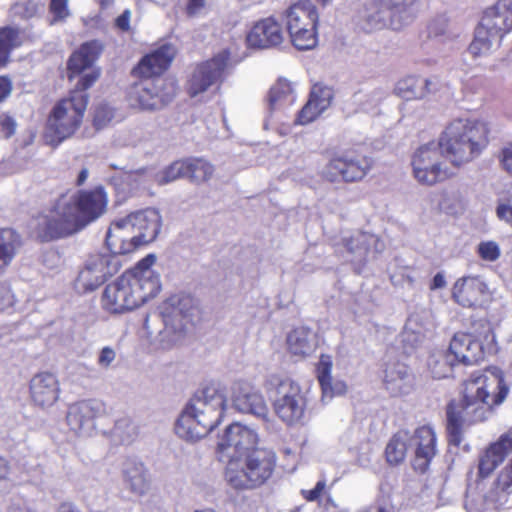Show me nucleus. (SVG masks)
<instances>
[{"mask_svg":"<svg viewBox=\"0 0 512 512\" xmlns=\"http://www.w3.org/2000/svg\"><path fill=\"white\" fill-rule=\"evenodd\" d=\"M107 203L102 187L61 195L47 213L32 220L31 229L43 241L72 235L98 219Z\"/></svg>","mask_w":512,"mask_h":512,"instance_id":"nucleus-1","label":"nucleus"},{"mask_svg":"<svg viewBox=\"0 0 512 512\" xmlns=\"http://www.w3.org/2000/svg\"><path fill=\"white\" fill-rule=\"evenodd\" d=\"M509 388L502 371L496 367L483 373L472 375L465 383L461 409L455 411L452 405L447 408V433L449 443L460 445L465 425L487 420L494 408L506 399Z\"/></svg>","mask_w":512,"mask_h":512,"instance_id":"nucleus-2","label":"nucleus"},{"mask_svg":"<svg viewBox=\"0 0 512 512\" xmlns=\"http://www.w3.org/2000/svg\"><path fill=\"white\" fill-rule=\"evenodd\" d=\"M156 261L149 254L131 270L109 283L102 294L101 304L110 313H123L139 307L155 297L160 290L158 275L152 270Z\"/></svg>","mask_w":512,"mask_h":512,"instance_id":"nucleus-3","label":"nucleus"},{"mask_svg":"<svg viewBox=\"0 0 512 512\" xmlns=\"http://www.w3.org/2000/svg\"><path fill=\"white\" fill-rule=\"evenodd\" d=\"M226 411L224 390L214 384L205 386L187 403L176 422L175 431L185 440H199L218 426Z\"/></svg>","mask_w":512,"mask_h":512,"instance_id":"nucleus-4","label":"nucleus"},{"mask_svg":"<svg viewBox=\"0 0 512 512\" xmlns=\"http://www.w3.org/2000/svg\"><path fill=\"white\" fill-rule=\"evenodd\" d=\"M162 217L158 210L147 208L115 220L106 234V245L114 254H127L154 241L160 232Z\"/></svg>","mask_w":512,"mask_h":512,"instance_id":"nucleus-5","label":"nucleus"},{"mask_svg":"<svg viewBox=\"0 0 512 512\" xmlns=\"http://www.w3.org/2000/svg\"><path fill=\"white\" fill-rule=\"evenodd\" d=\"M97 79L96 72L86 74L67 97L54 105L47 120L46 139L49 144L57 146L80 128L88 104V94L85 91Z\"/></svg>","mask_w":512,"mask_h":512,"instance_id":"nucleus-6","label":"nucleus"},{"mask_svg":"<svg viewBox=\"0 0 512 512\" xmlns=\"http://www.w3.org/2000/svg\"><path fill=\"white\" fill-rule=\"evenodd\" d=\"M489 129L485 122L470 119L453 120L439 138L445 157L455 166L478 157L488 144Z\"/></svg>","mask_w":512,"mask_h":512,"instance_id":"nucleus-7","label":"nucleus"},{"mask_svg":"<svg viewBox=\"0 0 512 512\" xmlns=\"http://www.w3.org/2000/svg\"><path fill=\"white\" fill-rule=\"evenodd\" d=\"M275 464L276 456L272 450L256 449L244 457L228 460L225 479L234 489H254L270 478Z\"/></svg>","mask_w":512,"mask_h":512,"instance_id":"nucleus-8","label":"nucleus"},{"mask_svg":"<svg viewBox=\"0 0 512 512\" xmlns=\"http://www.w3.org/2000/svg\"><path fill=\"white\" fill-rule=\"evenodd\" d=\"M417 0H372L359 13V25L367 32L391 28L401 30L416 16Z\"/></svg>","mask_w":512,"mask_h":512,"instance_id":"nucleus-9","label":"nucleus"},{"mask_svg":"<svg viewBox=\"0 0 512 512\" xmlns=\"http://www.w3.org/2000/svg\"><path fill=\"white\" fill-rule=\"evenodd\" d=\"M266 389L274 393V411L283 422L293 425L303 419L306 400L296 382L288 377L271 374L266 380Z\"/></svg>","mask_w":512,"mask_h":512,"instance_id":"nucleus-10","label":"nucleus"},{"mask_svg":"<svg viewBox=\"0 0 512 512\" xmlns=\"http://www.w3.org/2000/svg\"><path fill=\"white\" fill-rule=\"evenodd\" d=\"M285 18L287 31L295 48L310 50L317 45L319 15L311 1L294 3L287 9Z\"/></svg>","mask_w":512,"mask_h":512,"instance_id":"nucleus-11","label":"nucleus"},{"mask_svg":"<svg viewBox=\"0 0 512 512\" xmlns=\"http://www.w3.org/2000/svg\"><path fill=\"white\" fill-rule=\"evenodd\" d=\"M197 313L195 300L190 295L170 297L162 309L164 329L161 337L167 344H176L184 336Z\"/></svg>","mask_w":512,"mask_h":512,"instance_id":"nucleus-12","label":"nucleus"},{"mask_svg":"<svg viewBox=\"0 0 512 512\" xmlns=\"http://www.w3.org/2000/svg\"><path fill=\"white\" fill-rule=\"evenodd\" d=\"M176 92V82L172 78H146L131 88L129 100L140 110H160L172 101Z\"/></svg>","mask_w":512,"mask_h":512,"instance_id":"nucleus-13","label":"nucleus"},{"mask_svg":"<svg viewBox=\"0 0 512 512\" xmlns=\"http://www.w3.org/2000/svg\"><path fill=\"white\" fill-rule=\"evenodd\" d=\"M442 152L439 141L420 146L413 154L412 169L414 178L423 185H434L447 177L443 167Z\"/></svg>","mask_w":512,"mask_h":512,"instance_id":"nucleus-14","label":"nucleus"},{"mask_svg":"<svg viewBox=\"0 0 512 512\" xmlns=\"http://www.w3.org/2000/svg\"><path fill=\"white\" fill-rule=\"evenodd\" d=\"M371 167L372 160L369 157L347 153L332 158L322 168L321 174L330 182H354L363 179Z\"/></svg>","mask_w":512,"mask_h":512,"instance_id":"nucleus-15","label":"nucleus"},{"mask_svg":"<svg viewBox=\"0 0 512 512\" xmlns=\"http://www.w3.org/2000/svg\"><path fill=\"white\" fill-rule=\"evenodd\" d=\"M342 244L345 248V259L351 262L357 272L376 254L384 250V243L376 235L354 231L342 238Z\"/></svg>","mask_w":512,"mask_h":512,"instance_id":"nucleus-16","label":"nucleus"},{"mask_svg":"<svg viewBox=\"0 0 512 512\" xmlns=\"http://www.w3.org/2000/svg\"><path fill=\"white\" fill-rule=\"evenodd\" d=\"M106 412L105 404L97 399H87L68 406L66 423L78 436H91L96 430V419Z\"/></svg>","mask_w":512,"mask_h":512,"instance_id":"nucleus-17","label":"nucleus"},{"mask_svg":"<svg viewBox=\"0 0 512 512\" xmlns=\"http://www.w3.org/2000/svg\"><path fill=\"white\" fill-rule=\"evenodd\" d=\"M229 53L222 51L212 59L198 65L188 81L187 90L191 97H198L211 87H218L227 68Z\"/></svg>","mask_w":512,"mask_h":512,"instance_id":"nucleus-18","label":"nucleus"},{"mask_svg":"<svg viewBox=\"0 0 512 512\" xmlns=\"http://www.w3.org/2000/svg\"><path fill=\"white\" fill-rule=\"evenodd\" d=\"M257 433L244 425L234 423L229 425L218 441V452L221 458L228 460L234 457H244L253 450L259 449Z\"/></svg>","mask_w":512,"mask_h":512,"instance_id":"nucleus-19","label":"nucleus"},{"mask_svg":"<svg viewBox=\"0 0 512 512\" xmlns=\"http://www.w3.org/2000/svg\"><path fill=\"white\" fill-rule=\"evenodd\" d=\"M491 292L480 276L468 275L458 278L452 287V298L464 308L481 307L488 301Z\"/></svg>","mask_w":512,"mask_h":512,"instance_id":"nucleus-20","label":"nucleus"},{"mask_svg":"<svg viewBox=\"0 0 512 512\" xmlns=\"http://www.w3.org/2000/svg\"><path fill=\"white\" fill-rule=\"evenodd\" d=\"M434 329L432 315L428 310L415 311L408 317L400 335L406 352L420 345Z\"/></svg>","mask_w":512,"mask_h":512,"instance_id":"nucleus-21","label":"nucleus"},{"mask_svg":"<svg viewBox=\"0 0 512 512\" xmlns=\"http://www.w3.org/2000/svg\"><path fill=\"white\" fill-rule=\"evenodd\" d=\"M436 441V434L430 426H421L410 434L409 445L415 453L412 465L416 471H426L436 455Z\"/></svg>","mask_w":512,"mask_h":512,"instance_id":"nucleus-22","label":"nucleus"},{"mask_svg":"<svg viewBox=\"0 0 512 512\" xmlns=\"http://www.w3.org/2000/svg\"><path fill=\"white\" fill-rule=\"evenodd\" d=\"M30 397L33 403L42 408L52 407L59 399L60 384L57 377L49 372L34 375L29 385Z\"/></svg>","mask_w":512,"mask_h":512,"instance_id":"nucleus-23","label":"nucleus"},{"mask_svg":"<svg viewBox=\"0 0 512 512\" xmlns=\"http://www.w3.org/2000/svg\"><path fill=\"white\" fill-rule=\"evenodd\" d=\"M480 24L494 38H502L512 31V0H498L485 10Z\"/></svg>","mask_w":512,"mask_h":512,"instance_id":"nucleus-24","label":"nucleus"},{"mask_svg":"<svg viewBox=\"0 0 512 512\" xmlns=\"http://www.w3.org/2000/svg\"><path fill=\"white\" fill-rule=\"evenodd\" d=\"M249 47L267 49L280 45L284 40L281 25L272 17L264 18L254 24L247 34Z\"/></svg>","mask_w":512,"mask_h":512,"instance_id":"nucleus-25","label":"nucleus"},{"mask_svg":"<svg viewBox=\"0 0 512 512\" xmlns=\"http://www.w3.org/2000/svg\"><path fill=\"white\" fill-rule=\"evenodd\" d=\"M233 405L242 413H249L266 420L269 410L263 395L247 384L238 383L233 388Z\"/></svg>","mask_w":512,"mask_h":512,"instance_id":"nucleus-26","label":"nucleus"},{"mask_svg":"<svg viewBox=\"0 0 512 512\" xmlns=\"http://www.w3.org/2000/svg\"><path fill=\"white\" fill-rule=\"evenodd\" d=\"M512 451V428L502 434L499 439L491 443L479 459V474L489 476Z\"/></svg>","mask_w":512,"mask_h":512,"instance_id":"nucleus-27","label":"nucleus"},{"mask_svg":"<svg viewBox=\"0 0 512 512\" xmlns=\"http://www.w3.org/2000/svg\"><path fill=\"white\" fill-rule=\"evenodd\" d=\"M101 45L97 41H90L81 45V47L75 51L68 61V77L71 80L74 76L82 74L79 81L91 72L98 73V69L93 67V63L101 52Z\"/></svg>","mask_w":512,"mask_h":512,"instance_id":"nucleus-28","label":"nucleus"},{"mask_svg":"<svg viewBox=\"0 0 512 512\" xmlns=\"http://www.w3.org/2000/svg\"><path fill=\"white\" fill-rule=\"evenodd\" d=\"M449 354L457 363L471 365L483 356L481 343L467 333H456L449 345Z\"/></svg>","mask_w":512,"mask_h":512,"instance_id":"nucleus-29","label":"nucleus"},{"mask_svg":"<svg viewBox=\"0 0 512 512\" xmlns=\"http://www.w3.org/2000/svg\"><path fill=\"white\" fill-rule=\"evenodd\" d=\"M286 343L292 356L303 359L316 351L319 339L315 331L306 326H300L288 333Z\"/></svg>","mask_w":512,"mask_h":512,"instance_id":"nucleus-30","label":"nucleus"},{"mask_svg":"<svg viewBox=\"0 0 512 512\" xmlns=\"http://www.w3.org/2000/svg\"><path fill=\"white\" fill-rule=\"evenodd\" d=\"M176 55V49L171 44H164L146 55L138 65L139 73L149 78L165 71Z\"/></svg>","mask_w":512,"mask_h":512,"instance_id":"nucleus-31","label":"nucleus"},{"mask_svg":"<svg viewBox=\"0 0 512 512\" xmlns=\"http://www.w3.org/2000/svg\"><path fill=\"white\" fill-rule=\"evenodd\" d=\"M333 362L332 357L322 354L316 366L317 379L322 390V401L328 402L334 396L342 395L346 392L347 386L341 380H334L331 376Z\"/></svg>","mask_w":512,"mask_h":512,"instance_id":"nucleus-32","label":"nucleus"},{"mask_svg":"<svg viewBox=\"0 0 512 512\" xmlns=\"http://www.w3.org/2000/svg\"><path fill=\"white\" fill-rule=\"evenodd\" d=\"M384 384L391 395L400 396L411 391L413 378L404 363H387L384 371Z\"/></svg>","mask_w":512,"mask_h":512,"instance_id":"nucleus-33","label":"nucleus"},{"mask_svg":"<svg viewBox=\"0 0 512 512\" xmlns=\"http://www.w3.org/2000/svg\"><path fill=\"white\" fill-rule=\"evenodd\" d=\"M439 87L440 81L437 77L408 76L397 83L395 90L402 98L421 99L427 94L437 91Z\"/></svg>","mask_w":512,"mask_h":512,"instance_id":"nucleus-34","label":"nucleus"},{"mask_svg":"<svg viewBox=\"0 0 512 512\" xmlns=\"http://www.w3.org/2000/svg\"><path fill=\"white\" fill-rule=\"evenodd\" d=\"M332 92L329 88L314 86L306 105L298 114L299 124H308L315 120L331 103Z\"/></svg>","mask_w":512,"mask_h":512,"instance_id":"nucleus-35","label":"nucleus"},{"mask_svg":"<svg viewBox=\"0 0 512 512\" xmlns=\"http://www.w3.org/2000/svg\"><path fill=\"white\" fill-rule=\"evenodd\" d=\"M512 493V459L499 473L493 487L485 495V502L492 508L498 509L508 501Z\"/></svg>","mask_w":512,"mask_h":512,"instance_id":"nucleus-36","label":"nucleus"},{"mask_svg":"<svg viewBox=\"0 0 512 512\" xmlns=\"http://www.w3.org/2000/svg\"><path fill=\"white\" fill-rule=\"evenodd\" d=\"M296 98V84L286 78H279L269 91V109L271 111L286 109L295 103Z\"/></svg>","mask_w":512,"mask_h":512,"instance_id":"nucleus-37","label":"nucleus"},{"mask_svg":"<svg viewBox=\"0 0 512 512\" xmlns=\"http://www.w3.org/2000/svg\"><path fill=\"white\" fill-rule=\"evenodd\" d=\"M123 476L129 489L137 494L144 495L149 489L147 471L144 465L135 460H127L123 466Z\"/></svg>","mask_w":512,"mask_h":512,"instance_id":"nucleus-38","label":"nucleus"},{"mask_svg":"<svg viewBox=\"0 0 512 512\" xmlns=\"http://www.w3.org/2000/svg\"><path fill=\"white\" fill-rule=\"evenodd\" d=\"M21 244V237L15 230L0 229V273L12 262Z\"/></svg>","mask_w":512,"mask_h":512,"instance_id":"nucleus-39","label":"nucleus"},{"mask_svg":"<svg viewBox=\"0 0 512 512\" xmlns=\"http://www.w3.org/2000/svg\"><path fill=\"white\" fill-rule=\"evenodd\" d=\"M116 254L111 252V255L95 254L92 255L86 262V266L93 270L96 278L100 279L102 283L108 276L113 275L118 271L119 262L117 261Z\"/></svg>","mask_w":512,"mask_h":512,"instance_id":"nucleus-40","label":"nucleus"},{"mask_svg":"<svg viewBox=\"0 0 512 512\" xmlns=\"http://www.w3.org/2000/svg\"><path fill=\"white\" fill-rule=\"evenodd\" d=\"M116 254L111 252V255L95 254L92 255L86 262V266L93 270L96 278L100 279L102 283L108 276L113 275L118 271L119 262L117 261Z\"/></svg>","mask_w":512,"mask_h":512,"instance_id":"nucleus-41","label":"nucleus"},{"mask_svg":"<svg viewBox=\"0 0 512 512\" xmlns=\"http://www.w3.org/2000/svg\"><path fill=\"white\" fill-rule=\"evenodd\" d=\"M439 206L441 210L447 214H462L467 206V197L465 191L459 187L454 186L445 189Z\"/></svg>","mask_w":512,"mask_h":512,"instance_id":"nucleus-42","label":"nucleus"},{"mask_svg":"<svg viewBox=\"0 0 512 512\" xmlns=\"http://www.w3.org/2000/svg\"><path fill=\"white\" fill-rule=\"evenodd\" d=\"M410 441V433L406 430L398 431L393 435L386 446V459L390 464H399L407 454Z\"/></svg>","mask_w":512,"mask_h":512,"instance_id":"nucleus-43","label":"nucleus"},{"mask_svg":"<svg viewBox=\"0 0 512 512\" xmlns=\"http://www.w3.org/2000/svg\"><path fill=\"white\" fill-rule=\"evenodd\" d=\"M428 368L434 378L441 379L450 376L452 368L457 362L445 351H435L428 358Z\"/></svg>","mask_w":512,"mask_h":512,"instance_id":"nucleus-44","label":"nucleus"},{"mask_svg":"<svg viewBox=\"0 0 512 512\" xmlns=\"http://www.w3.org/2000/svg\"><path fill=\"white\" fill-rule=\"evenodd\" d=\"M501 38H494L480 23L475 30V37L469 46L470 53L475 56L487 55L494 45H498Z\"/></svg>","mask_w":512,"mask_h":512,"instance_id":"nucleus-45","label":"nucleus"},{"mask_svg":"<svg viewBox=\"0 0 512 512\" xmlns=\"http://www.w3.org/2000/svg\"><path fill=\"white\" fill-rule=\"evenodd\" d=\"M386 97V92L382 88H375L370 91H360L354 94V104L358 109L365 113H376L381 101Z\"/></svg>","mask_w":512,"mask_h":512,"instance_id":"nucleus-46","label":"nucleus"},{"mask_svg":"<svg viewBox=\"0 0 512 512\" xmlns=\"http://www.w3.org/2000/svg\"><path fill=\"white\" fill-rule=\"evenodd\" d=\"M187 178L195 182L209 180L214 173V166L202 158L186 159Z\"/></svg>","mask_w":512,"mask_h":512,"instance_id":"nucleus-47","label":"nucleus"},{"mask_svg":"<svg viewBox=\"0 0 512 512\" xmlns=\"http://www.w3.org/2000/svg\"><path fill=\"white\" fill-rule=\"evenodd\" d=\"M20 44L18 30L10 27L0 29V66L7 63L11 50Z\"/></svg>","mask_w":512,"mask_h":512,"instance_id":"nucleus-48","label":"nucleus"},{"mask_svg":"<svg viewBox=\"0 0 512 512\" xmlns=\"http://www.w3.org/2000/svg\"><path fill=\"white\" fill-rule=\"evenodd\" d=\"M138 433V426L128 417L118 419L112 430L113 436L122 443L132 442Z\"/></svg>","mask_w":512,"mask_h":512,"instance_id":"nucleus-49","label":"nucleus"},{"mask_svg":"<svg viewBox=\"0 0 512 512\" xmlns=\"http://www.w3.org/2000/svg\"><path fill=\"white\" fill-rule=\"evenodd\" d=\"M182 177H187L186 160L173 162L169 167L157 174L156 181L160 185H165Z\"/></svg>","mask_w":512,"mask_h":512,"instance_id":"nucleus-50","label":"nucleus"},{"mask_svg":"<svg viewBox=\"0 0 512 512\" xmlns=\"http://www.w3.org/2000/svg\"><path fill=\"white\" fill-rule=\"evenodd\" d=\"M102 284V281L96 278L93 270L89 269L86 265L80 271L76 279V289L80 292H88L95 290Z\"/></svg>","mask_w":512,"mask_h":512,"instance_id":"nucleus-51","label":"nucleus"},{"mask_svg":"<svg viewBox=\"0 0 512 512\" xmlns=\"http://www.w3.org/2000/svg\"><path fill=\"white\" fill-rule=\"evenodd\" d=\"M478 256L486 262H495L501 256V249L495 241H481L476 248Z\"/></svg>","mask_w":512,"mask_h":512,"instance_id":"nucleus-52","label":"nucleus"},{"mask_svg":"<svg viewBox=\"0 0 512 512\" xmlns=\"http://www.w3.org/2000/svg\"><path fill=\"white\" fill-rule=\"evenodd\" d=\"M448 21L444 17L434 19L428 26V35L431 38L453 39L454 35L449 32Z\"/></svg>","mask_w":512,"mask_h":512,"instance_id":"nucleus-53","label":"nucleus"},{"mask_svg":"<svg viewBox=\"0 0 512 512\" xmlns=\"http://www.w3.org/2000/svg\"><path fill=\"white\" fill-rule=\"evenodd\" d=\"M16 303L15 295L6 282L0 283V311H10Z\"/></svg>","mask_w":512,"mask_h":512,"instance_id":"nucleus-54","label":"nucleus"},{"mask_svg":"<svg viewBox=\"0 0 512 512\" xmlns=\"http://www.w3.org/2000/svg\"><path fill=\"white\" fill-rule=\"evenodd\" d=\"M114 110L107 104H101L96 108L94 125L99 129L106 126L114 118Z\"/></svg>","mask_w":512,"mask_h":512,"instance_id":"nucleus-55","label":"nucleus"},{"mask_svg":"<svg viewBox=\"0 0 512 512\" xmlns=\"http://www.w3.org/2000/svg\"><path fill=\"white\" fill-rule=\"evenodd\" d=\"M116 352L109 346L103 347L98 355L97 364L102 369H108L111 364L115 361Z\"/></svg>","mask_w":512,"mask_h":512,"instance_id":"nucleus-56","label":"nucleus"},{"mask_svg":"<svg viewBox=\"0 0 512 512\" xmlns=\"http://www.w3.org/2000/svg\"><path fill=\"white\" fill-rule=\"evenodd\" d=\"M67 2L68 0H51L50 10L54 15V21L62 20L68 16Z\"/></svg>","mask_w":512,"mask_h":512,"instance_id":"nucleus-57","label":"nucleus"},{"mask_svg":"<svg viewBox=\"0 0 512 512\" xmlns=\"http://www.w3.org/2000/svg\"><path fill=\"white\" fill-rule=\"evenodd\" d=\"M209 0H188L186 13L189 17H197L204 13Z\"/></svg>","mask_w":512,"mask_h":512,"instance_id":"nucleus-58","label":"nucleus"},{"mask_svg":"<svg viewBox=\"0 0 512 512\" xmlns=\"http://www.w3.org/2000/svg\"><path fill=\"white\" fill-rule=\"evenodd\" d=\"M326 487V482L324 480H320L317 482L315 487L311 490H302V495L307 501H316L319 499L320 495L323 493Z\"/></svg>","mask_w":512,"mask_h":512,"instance_id":"nucleus-59","label":"nucleus"},{"mask_svg":"<svg viewBox=\"0 0 512 512\" xmlns=\"http://www.w3.org/2000/svg\"><path fill=\"white\" fill-rule=\"evenodd\" d=\"M0 127L6 138L10 137L15 132V122L8 115H0Z\"/></svg>","mask_w":512,"mask_h":512,"instance_id":"nucleus-60","label":"nucleus"},{"mask_svg":"<svg viewBox=\"0 0 512 512\" xmlns=\"http://www.w3.org/2000/svg\"><path fill=\"white\" fill-rule=\"evenodd\" d=\"M501 163L504 170L512 175V144L503 148L501 154Z\"/></svg>","mask_w":512,"mask_h":512,"instance_id":"nucleus-61","label":"nucleus"},{"mask_svg":"<svg viewBox=\"0 0 512 512\" xmlns=\"http://www.w3.org/2000/svg\"><path fill=\"white\" fill-rule=\"evenodd\" d=\"M131 11L125 10L115 20L116 27L122 31H128L130 28Z\"/></svg>","mask_w":512,"mask_h":512,"instance_id":"nucleus-62","label":"nucleus"},{"mask_svg":"<svg viewBox=\"0 0 512 512\" xmlns=\"http://www.w3.org/2000/svg\"><path fill=\"white\" fill-rule=\"evenodd\" d=\"M12 91V82L8 77L0 76V102L5 100Z\"/></svg>","mask_w":512,"mask_h":512,"instance_id":"nucleus-63","label":"nucleus"},{"mask_svg":"<svg viewBox=\"0 0 512 512\" xmlns=\"http://www.w3.org/2000/svg\"><path fill=\"white\" fill-rule=\"evenodd\" d=\"M363 451L357 456V463L362 467H367L371 463L372 449L369 445L362 448Z\"/></svg>","mask_w":512,"mask_h":512,"instance_id":"nucleus-64","label":"nucleus"}]
</instances>
